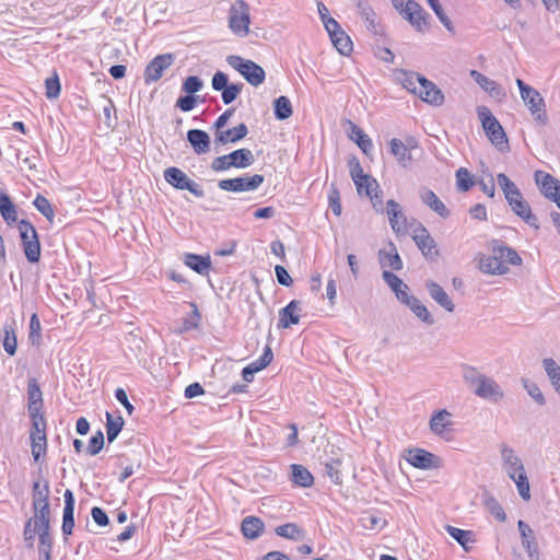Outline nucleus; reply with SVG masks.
<instances>
[{
	"label": "nucleus",
	"mask_w": 560,
	"mask_h": 560,
	"mask_svg": "<svg viewBox=\"0 0 560 560\" xmlns=\"http://www.w3.org/2000/svg\"><path fill=\"white\" fill-rule=\"evenodd\" d=\"M516 84L521 93V98L530 112L534 120L539 126H546L548 124V115L544 97L536 89L526 84L521 79H516Z\"/></svg>",
	"instance_id": "nucleus-1"
},
{
	"label": "nucleus",
	"mask_w": 560,
	"mask_h": 560,
	"mask_svg": "<svg viewBox=\"0 0 560 560\" xmlns=\"http://www.w3.org/2000/svg\"><path fill=\"white\" fill-rule=\"evenodd\" d=\"M477 113L490 142L500 151L508 149L506 133L491 110L486 106H479Z\"/></svg>",
	"instance_id": "nucleus-2"
},
{
	"label": "nucleus",
	"mask_w": 560,
	"mask_h": 560,
	"mask_svg": "<svg viewBox=\"0 0 560 560\" xmlns=\"http://www.w3.org/2000/svg\"><path fill=\"white\" fill-rule=\"evenodd\" d=\"M250 9L244 0L234 1L229 9L228 26L238 37L249 34Z\"/></svg>",
	"instance_id": "nucleus-3"
},
{
	"label": "nucleus",
	"mask_w": 560,
	"mask_h": 560,
	"mask_svg": "<svg viewBox=\"0 0 560 560\" xmlns=\"http://www.w3.org/2000/svg\"><path fill=\"white\" fill-rule=\"evenodd\" d=\"M32 419L30 432L32 455L38 462L47 450L46 420L42 412L28 413Z\"/></svg>",
	"instance_id": "nucleus-4"
},
{
	"label": "nucleus",
	"mask_w": 560,
	"mask_h": 560,
	"mask_svg": "<svg viewBox=\"0 0 560 560\" xmlns=\"http://www.w3.org/2000/svg\"><path fill=\"white\" fill-rule=\"evenodd\" d=\"M226 61L233 69L238 71L249 84L258 86L265 81V70L256 62L236 55L228 56Z\"/></svg>",
	"instance_id": "nucleus-5"
},
{
	"label": "nucleus",
	"mask_w": 560,
	"mask_h": 560,
	"mask_svg": "<svg viewBox=\"0 0 560 560\" xmlns=\"http://www.w3.org/2000/svg\"><path fill=\"white\" fill-rule=\"evenodd\" d=\"M504 249H511V247H492V252L490 254H480L476 258L478 261V269L482 273L491 276L506 273L509 268L502 258V250Z\"/></svg>",
	"instance_id": "nucleus-6"
},
{
	"label": "nucleus",
	"mask_w": 560,
	"mask_h": 560,
	"mask_svg": "<svg viewBox=\"0 0 560 560\" xmlns=\"http://www.w3.org/2000/svg\"><path fill=\"white\" fill-rule=\"evenodd\" d=\"M165 180L173 187L180 190H188L198 198L205 196L203 189L195 180L190 179L182 170L168 167L164 171Z\"/></svg>",
	"instance_id": "nucleus-7"
},
{
	"label": "nucleus",
	"mask_w": 560,
	"mask_h": 560,
	"mask_svg": "<svg viewBox=\"0 0 560 560\" xmlns=\"http://www.w3.org/2000/svg\"><path fill=\"white\" fill-rule=\"evenodd\" d=\"M265 180V177L260 174L253 176L235 177L229 179H221L218 183L220 189L225 191H253L256 190Z\"/></svg>",
	"instance_id": "nucleus-8"
},
{
	"label": "nucleus",
	"mask_w": 560,
	"mask_h": 560,
	"mask_svg": "<svg viewBox=\"0 0 560 560\" xmlns=\"http://www.w3.org/2000/svg\"><path fill=\"white\" fill-rule=\"evenodd\" d=\"M535 182L540 192L560 209V180L544 171L535 172Z\"/></svg>",
	"instance_id": "nucleus-9"
},
{
	"label": "nucleus",
	"mask_w": 560,
	"mask_h": 560,
	"mask_svg": "<svg viewBox=\"0 0 560 560\" xmlns=\"http://www.w3.org/2000/svg\"><path fill=\"white\" fill-rule=\"evenodd\" d=\"M174 62V56L172 54H163L154 57L145 67L144 70V82L150 84L159 81L163 72L168 69Z\"/></svg>",
	"instance_id": "nucleus-10"
},
{
	"label": "nucleus",
	"mask_w": 560,
	"mask_h": 560,
	"mask_svg": "<svg viewBox=\"0 0 560 560\" xmlns=\"http://www.w3.org/2000/svg\"><path fill=\"white\" fill-rule=\"evenodd\" d=\"M386 213L393 231L397 235H406L409 232V224L407 218L401 209V206L394 199L386 202Z\"/></svg>",
	"instance_id": "nucleus-11"
},
{
	"label": "nucleus",
	"mask_w": 560,
	"mask_h": 560,
	"mask_svg": "<svg viewBox=\"0 0 560 560\" xmlns=\"http://www.w3.org/2000/svg\"><path fill=\"white\" fill-rule=\"evenodd\" d=\"M406 459L410 465L420 469L439 468L441 465V459L436 455L422 448L409 450Z\"/></svg>",
	"instance_id": "nucleus-12"
},
{
	"label": "nucleus",
	"mask_w": 560,
	"mask_h": 560,
	"mask_svg": "<svg viewBox=\"0 0 560 560\" xmlns=\"http://www.w3.org/2000/svg\"><path fill=\"white\" fill-rule=\"evenodd\" d=\"M472 393L482 399L493 402H498L504 397V392L500 385L487 375L474 387Z\"/></svg>",
	"instance_id": "nucleus-13"
},
{
	"label": "nucleus",
	"mask_w": 560,
	"mask_h": 560,
	"mask_svg": "<svg viewBox=\"0 0 560 560\" xmlns=\"http://www.w3.org/2000/svg\"><path fill=\"white\" fill-rule=\"evenodd\" d=\"M416 147L417 142L413 139L407 140L406 143L397 138H393L389 141V151L402 167H409L411 165L413 160L411 149Z\"/></svg>",
	"instance_id": "nucleus-14"
},
{
	"label": "nucleus",
	"mask_w": 560,
	"mask_h": 560,
	"mask_svg": "<svg viewBox=\"0 0 560 560\" xmlns=\"http://www.w3.org/2000/svg\"><path fill=\"white\" fill-rule=\"evenodd\" d=\"M357 9L361 19L364 21L368 31L371 32L374 36L383 37L384 28L377 21L376 13L370 3L366 0H359L357 2Z\"/></svg>",
	"instance_id": "nucleus-15"
},
{
	"label": "nucleus",
	"mask_w": 560,
	"mask_h": 560,
	"mask_svg": "<svg viewBox=\"0 0 560 560\" xmlns=\"http://www.w3.org/2000/svg\"><path fill=\"white\" fill-rule=\"evenodd\" d=\"M499 448L503 469L510 478H514L515 474L524 468L521 457L506 443H501Z\"/></svg>",
	"instance_id": "nucleus-16"
},
{
	"label": "nucleus",
	"mask_w": 560,
	"mask_h": 560,
	"mask_svg": "<svg viewBox=\"0 0 560 560\" xmlns=\"http://www.w3.org/2000/svg\"><path fill=\"white\" fill-rule=\"evenodd\" d=\"M418 95L422 101L433 106H440L443 104L444 94L432 81L425 78H418Z\"/></svg>",
	"instance_id": "nucleus-17"
},
{
	"label": "nucleus",
	"mask_w": 560,
	"mask_h": 560,
	"mask_svg": "<svg viewBox=\"0 0 560 560\" xmlns=\"http://www.w3.org/2000/svg\"><path fill=\"white\" fill-rule=\"evenodd\" d=\"M183 261L187 267L200 276H208L212 268L211 257L209 254L198 255L185 253L183 255Z\"/></svg>",
	"instance_id": "nucleus-18"
},
{
	"label": "nucleus",
	"mask_w": 560,
	"mask_h": 560,
	"mask_svg": "<svg viewBox=\"0 0 560 560\" xmlns=\"http://www.w3.org/2000/svg\"><path fill=\"white\" fill-rule=\"evenodd\" d=\"M65 508L62 514V526L61 530L65 536L72 534L74 528V495L70 489H67L63 493Z\"/></svg>",
	"instance_id": "nucleus-19"
},
{
	"label": "nucleus",
	"mask_w": 560,
	"mask_h": 560,
	"mask_svg": "<svg viewBox=\"0 0 560 560\" xmlns=\"http://www.w3.org/2000/svg\"><path fill=\"white\" fill-rule=\"evenodd\" d=\"M517 528L522 537V546L526 549L530 560H539L538 545L530 526L524 521H518Z\"/></svg>",
	"instance_id": "nucleus-20"
},
{
	"label": "nucleus",
	"mask_w": 560,
	"mask_h": 560,
	"mask_svg": "<svg viewBox=\"0 0 560 560\" xmlns=\"http://www.w3.org/2000/svg\"><path fill=\"white\" fill-rule=\"evenodd\" d=\"M425 288L433 301H435L441 307H443L446 312L453 313L455 310V304L452 299L445 292V290L435 281L428 280L425 282Z\"/></svg>",
	"instance_id": "nucleus-21"
},
{
	"label": "nucleus",
	"mask_w": 560,
	"mask_h": 560,
	"mask_svg": "<svg viewBox=\"0 0 560 560\" xmlns=\"http://www.w3.org/2000/svg\"><path fill=\"white\" fill-rule=\"evenodd\" d=\"M421 201L428 206L433 212L443 219H447L451 215V211L444 205V202L438 197V195L431 189L423 188L420 190Z\"/></svg>",
	"instance_id": "nucleus-22"
},
{
	"label": "nucleus",
	"mask_w": 560,
	"mask_h": 560,
	"mask_svg": "<svg viewBox=\"0 0 560 560\" xmlns=\"http://www.w3.org/2000/svg\"><path fill=\"white\" fill-rule=\"evenodd\" d=\"M470 77L483 91L489 93L490 96L498 100H502L503 97H505L504 90L495 81L491 80L481 72L477 70H471Z\"/></svg>",
	"instance_id": "nucleus-23"
},
{
	"label": "nucleus",
	"mask_w": 560,
	"mask_h": 560,
	"mask_svg": "<svg viewBox=\"0 0 560 560\" xmlns=\"http://www.w3.org/2000/svg\"><path fill=\"white\" fill-rule=\"evenodd\" d=\"M248 133V128L245 124H240L232 129L219 131L214 133V143L217 145H224L228 143H235L244 139Z\"/></svg>",
	"instance_id": "nucleus-24"
},
{
	"label": "nucleus",
	"mask_w": 560,
	"mask_h": 560,
	"mask_svg": "<svg viewBox=\"0 0 560 560\" xmlns=\"http://www.w3.org/2000/svg\"><path fill=\"white\" fill-rule=\"evenodd\" d=\"M301 302L298 300L291 301L287 306L279 312V328H289L292 325H296L300 322V310Z\"/></svg>",
	"instance_id": "nucleus-25"
},
{
	"label": "nucleus",
	"mask_w": 560,
	"mask_h": 560,
	"mask_svg": "<svg viewBox=\"0 0 560 560\" xmlns=\"http://www.w3.org/2000/svg\"><path fill=\"white\" fill-rule=\"evenodd\" d=\"M378 261L384 270L399 271L402 269V260L397 253L396 247H390L388 250L383 248L378 252Z\"/></svg>",
	"instance_id": "nucleus-26"
},
{
	"label": "nucleus",
	"mask_w": 560,
	"mask_h": 560,
	"mask_svg": "<svg viewBox=\"0 0 560 560\" xmlns=\"http://www.w3.org/2000/svg\"><path fill=\"white\" fill-rule=\"evenodd\" d=\"M27 400L28 413L40 412L43 407V393L35 377H31L27 382Z\"/></svg>",
	"instance_id": "nucleus-27"
},
{
	"label": "nucleus",
	"mask_w": 560,
	"mask_h": 560,
	"mask_svg": "<svg viewBox=\"0 0 560 560\" xmlns=\"http://www.w3.org/2000/svg\"><path fill=\"white\" fill-rule=\"evenodd\" d=\"M187 140L192 147L195 153L203 154L210 150V137L200 129H190L187 132Z\"/></svg>",
	"instance_id": "nucleus-28"
},
{
	"label": "nucleus",
	"mask_w": 560,
	"mask_h": 560,
	"mask_svg": "<svg viewBox=\"0 0 560 560\" xmlns=\"http://www.w3.org/2000/svg\"><path fill=\"white\" fill-rule=\"evenodd\" d=\"M264 522L256 516H246L241 524L243 535L250 540L257 539L264 530Z\"/></svg>",
	"instance_id": "nucleus-29"
},
{
	"label": "nucleus",
	"mask_w": 560,
	"mask_h": 560,
	"mask_svg": "<svg viewBox=\"0 0 560 560\" xmlns=\"http://www.w3.org/2000/svg\"><path fill=\"white\" fill-rule=\"evenodd\" d=\"M497 180L509 205L523 197L517 186L505 174H498Z\"/></svg>",
	"instance_id": "nucleus-30"
},
{
	"label": "nucleus",
	"mask_w": 560,
	"mask_h": 560,
	"mask_svg": "<svg viewBox=\"0 0 560 560\" xmlns=\"http://www.w3.org/2000/svg\"><path fill=\"white\" fill-rule=\"evenodd\" d=\"M510 207L514 211L515 214L521 217L527 224L534 228H538V219L535 214L532 213L530 207L523 197L510 203Z\"/></svg>",
	"instance_id": "nucleus-31"
},
{
	"label": "nucleus",
	"mask_w": 560,
	"mask_h": 560,
	"mask_svg": "<svg viewBox=\"0 0 560 560\" xmlns=\"http://www.w3.org/2000/svg\"><path fill=\"white\" fill-rule=\"evenodd\" d=\"M291 481L302 488H308L314 483V477L303 465H291Z\"/></svg>",
	"instance_id": "nucleus-32"
},
{
	"label": "nucleus",
	"mask_w": 560,
	"mask_h": 560,
	"mask_svg": "<svg viewBox=\"0 0 560 560\" xmlns=\"http://www.w3.org/2000/svg\"><path fill=\"white\" fill-rule=\"evenodd\" d=\"M350 124V139L353 140L363 153L369 154L373 149V142L371 138L364 133V131L355 124Z\"/></svg>",
	"instance_id": "nucleus-33"
},
{
	"label": "nucleus",
	"mask_w": 560,
	"mask_h": 560,
	"mask_svg": "<svg viewBox=\"0 0 560 560\" xmlns=\"http://www.w3.org/2000/svg\"><path fill=\"white\" fill-rule=\"evenodd\" d=\"M230 164L236 168H246L255 162L253 152L249 149H238L229 154Z\"/></svg>",
	"instance_id": "nucleus-34"
},
{
	"label": "nucleus",
	"mask_w": 560,
	"mask_h": 560,
	"mask_svg": "<svg viewBox=\"0 0 560 560\" xmlns=\"http://www.w3.org/2000/svg\"><path fill=\"white\" fill-rule=\"evenodd\" d=\"M275 532L278 536L293 541H300L305 537L304 529L295 523H285L279 525L276 527Z\"/></svg>",
	"instance_id": "nucleus-35"
},
{
	"label": "nucleus",
	"mask_w": 560,
	"mask_h": 560,
	"mask_svg": "<svg viewBox=\"0 0 560 560\" xmlns=\"http://www.w3.org/2000/svg\"><path fill=\"white\" fill-rule=\"evenodd\" d=\"M0 213L7 223L16 222L18 211L9 195L0 191Z\"/></svg>",
	"instance_id": "nucleus-36"
},
{
	"label": "nucleus",
	"mask_w": 560,
	"mask_h": 560,
	"mask_svg": "<svg viewBox=\"0 0 560 560\" xmlns=\"http://www.w3.org/2000/svg\"><path fill=\"white\" fill-rule=\"evenodd\" d=\"M334 47L343 56H349L353 50V44L350 36L341 28L336 36L329 37Z\"/></svg>",
	"instance_id": "nucleus-37"
},
{
	"label": "nucleus",
	"mask_w": 560,
	"mask_h": 560,
	"mask_svg": "<svg viewBox=\"0 0 560 560\" xmlns=\"http://www.w3.org/2000/svg\"><path fill=\"white\" fill-rule=\"evenodd\" d=\"M427 18L428 13L423 10V8L420 7L419 3L416 2V8L410 9L405 19L408 20L409 23L419 32H422L428 26Z\"/></svg>",
	"instance_id": "nucleus-38"
},
{
	"label": "nucleus",
	"mask_w": 560,
	"mask_h": 560,
	"mask_svg": "<svg viewBox=\"0 0 560 560\" xmlns=\"http://www.w3.org/2000/svg\"><path fill=\"white\" fill-rule=\"evenodd\" d=\"M482 503L488 510V512L494 516L499 522H505L506 514L502 508V505L499 503V501L490 493H483L482 494Z\"/></svg>",
	"instance_id": "nucleus-39"
},
{
	"label": "nucleus",
	"mask_w": 560,
	"mask_h": 560,
	"mask_svg": "<svg viewBox=\"0 0 560 560\" xmlns=\"http://www.w3.org/2000/svg\"><path fill=\"white\" fill-rule=\"evenodd\" d=\"M106 432L109 443L114 442L124 428L125 420L121 416L113 417L110 412H106Z\"/></svg>",
	"instance_id": "nucleus-40"
},
{
	"label": "nucleus",
	"mask_w": 560,
	"mask_h": 560,
	"mask_svg": "<svg viewBox=\"0 0 560 560\" xmlns=\"http://www.w3.org/2000/svg\"><path fill=\"white\" fill-rule=\"evenodd\" d=\"M19 233L22 240V245H39L37 232L30 222L22 220L19 223Z\"/></svg>",
	"instance_id": "nucleus-41"
},
{
	"label": "nucleus",
	"mask_w": 560,
	"mask_h": 560,
	"mask_svg": "<svg viewBox=\"0 0 560 560\" xmlns=\"http://www.w3.org/2000/svg\"><path fill=\"white\" fill-rule=\"evenodd\" d=\"M451 413L446 410L435 412L430 420V429L435 434H442L443 431L451 425L448 418Z\"/></svg>",
	"instance_id": "nucleus-42"
},
{
	"label": "nucleus",
	"mask_w": 560,
	"mask_h": 560,
	"mask_svg": "<svg viewBox=\"0 0 560 560\" xmlns=\"http://www.w3.org/2000/svg\"><path fill=\"white\" fill-rule=\"evenodd\" d=\"M408 307L415 314V316H417L424 324H434V318L432 317L431 313L418 298L412 299Z\"/></svg>",
	"instance_id": "nucleus-43"
},
{
	"label": "nucleus",
	"mask_w": 560,
	"mask_h": 560,
	"mask_svg": "<svg viewBox=\"0 0 560 560\" xmlns=\"http://www.w3.org/2000/svg\"><path fill=\"white\" fill-rule=\"evenodd\" d=\"M542 365L556 392L560 394V365L551 358L544 359Z\"/></svg>",
	"instance_id": "nucleus-44"
},
{
	"label": "nucleus",
	"mask_w": 560,
	"mask_h": 560,
	"mask_svg": "<svg viewBox=\"0 0 560 560\" xmlns=\"http://www.w3.org/2000/svg\"><path fill=\"white\" fill-rule=\"evenodd\" d=\"M275 117L278 120H285L292 116L293 109L290 100L287 96H279L273 102Z\"/></svg>",
	"instance_id": "nucleus-45"
},
{
	"label": "nucleus",
	"mask_w": 560,
	"mask_h": 560,
	"mask_svg": "<svg viewBox=\"0 0 560 560\" xmlns=\"http://www.w3.org/2000/svg\"><path fill=\"white\" fill-rule=\"evenodd\" d=\"M3 332V348L9 355H14L18 347L14 323L4 324Z\"/></svg>",
	"instance_id": "nucleus-46"
},
{
	"label": "nucleus",
	"mask_w": 560,
	"mask_h": 560,
	"mask_svg": "<svg viewBox=\"0 0 560 560\" xmlns=\"http://www.w3.org/2000/svg\"><path fill=\"white\" fill-rule=\"evenodd\" d=\"M446 532L454 538L466 551L469 550V542H472V533L470 530H464L451 525L446 526Z\"/></svg>",
	"instance_id": "nucleus-47"
},
{
	"label": "nucleus",
	"mask_w": 560,
	"mask_h": 560,
	"mask_svg": "<svg viewBox=\"0 0 560 560\" xmlns=\"http://www.w3.org/2000/svg\"><path fill=\"white\" fill-rule=\"evenodd\" d=\"M462 376L465 383L474 389V387L479 384V382L485 377L486 375L478 371L477 368L464 364L462 365Z\"/></svg>",
	"instance_id": "nucleus-48"
},
{
	"label": "nucleus",
	"mask_w": 560,
	"mask_h": 560,
	"mask_svg": "<svg viewBox=\"0 0 560 560\" xmlns=\"http://www.w3.org/2000/svg\"><path fill=\"white\" fill-rule=\"evenodd\" d=\"M355 187L359 195H365L371 197V195L378 191L380 185L377 180L371 175L365 176V179L355 180Z\"/></svg>",
	"instance_id": "nucleus-49"
},
{
	"label": "nucleus",
	"mask_w": 560,
	"mask_h": 560,
	"mask_svg": "<svg viewBox=\"0 0 560 560\" xmlns=\"http://www.w3.org/2000/svg\"><path fill=\"white\" fill-rule=\"evenodd\" d=\"M38 529H50V509L49 504L34 510V517H32Z\"/></svg>",
	"instance_id": "nucleus-50"
},
{
	"label": "nucleus",
	"mask_w": 560,
	"mask_h": 560,
	"mask_svg": "<svg viewBox=\"0 0 560 560\" xmlns=\"http://www.w3.org/2000/svg\"><path fill=\"white\" fill-rule=\"evenodd\" d=\"M474 186V180L465 167H459L456 171V187L459 191H468Z\"/></svg>",
	"instance_id": "nucleus-51"
},
{
	"label": "nucleus",
	"mask_w": 560,
	"mask_h": 560,
	"mask_svg": "<svg viewBox=\"0 0 560 560\" xmlns=\"http://www.w3.org/2000/svg\"><path fill=\"white\" fill-rule=\"evenodd\" d=\"M244 84L243 83H238V84H235V83H232V84H228L221 92H222V101L225 105H229L231 104L232 102H234L237 96L240 95V93L242 92V89H243Z\"/></svg>",
	"instance_id": "nucleus-52"
},
{
	"label": "nucleus",
	"mask_w": 560,
	"mask_h": 560,
	"mask_svg": "<svg viewBox=\"0 0 560 560\" xmlns=\"http://www.w3.org/2000/svg\"><path fill=\"white\" fill-rule=\"evenodd\" d=\"M34 206L44 217H46L48 221H52L55 213L47 198H45L42 195H37V197L34 200Z\"/></svg>",
	"instance_id": "nucleus-53"
},
{
	"label": "nucleus",
	"mask_w": 560,
	"mask_h": 560,
	"mask_svg": "<svg viewBox=\"0 0 560 560\" xmlns=\"http://www.w3.org/2000/svg\"><path fill=\"white\" fill-rule=\"evenodd\" d=\"M410 228H412V240L416 242V245H427V242L430 240L429 231L421 223H412Z\"/></svg>",
	"instance_id": "nucleus-54"
},
{
	"label": "nucleus",
	"mask_w": 560,
	"mask_h": 560,
	"mask_svg": "<svg viewBox=\"0 0 560 560\" xmlns=\"http://www.w3.org/2000/svg\"><path fill=\"white\" fill-rule=\"evenodd\" d=\"M523 385L528 395L540 406H544L546 404V399L544 394L541 393L538 385L534 382H530L528 380H523Z\"/></svg>",
	"instance_id": "nucleus-55"
},
{
	"label": "nucleus",
	"mask_w": 560,
	"mask_h": 560,
	"mask_svg": "<svg viewBox=\"0 0 560 560\" xmlns=\"http://www.w3.org/2000/svg\"><path fill=\"white\" fill-rule=\"evenodd\" d=\"M340 465H341L340 459H331L330 462H327L325 464V474L336 485L341 483V474H340V469H339Z\"/></svg>",
	"instance_id": "nucleus-56"
},
{
	"label": "nucleus",
	"mask_w": 560,
	"mask_h": 560,
	"mask_svg": "<svg viewBox=\"0 0 560 560\" xmlns=\"http://www.w3.org/2000/svg\"><path fill=\"white\" fill-rule=\"evenodd\" d=\"M382 277L385 283L392 289L394 293H396L402 287L407 289V284L398 276L389 270H383Z\"/></svg>",
	"instance_id": "nucleus-57"
},
{
	"label": "nucleus",
	"mask_w": 560,
	"mask_h": 560,
	"mask_svg": "<svg viewBox=\"0 0 560 560\" xmlns=\"http://www.w3.org/2000/svg\"><path fill=\"white\" fill-rule=\"evenodd\" d=\"M104 447V434L101 430L96 431L90 439L86 452L94 456L97 455Z\"/></svg>",
	"instance_id": "nucleus-58"
},
{
	"label": "nucleus",
	"mask_w": 560,
	"mask_h": 560,
	"mask_svg": "<svg viewBox=\"0 0 560 560\" xmlns=\"http://www.w3.org/2000/svg\"><path fill=\"white\" fill-rule=\"evenodd\" d=\"M46 96L49 100L57 98L60 94V82L57 73L45 80Z\"/></svg>",
	"instance_id": "nucleus-59"
},
{
	"label": "nucleus",
	"mask_w": 560,
	"mask_h": 560,
	"mask_svg": "<svg viewBox=\"0 0 560 560\" xmlns=\"http://www.w3.org/2000/svg\"><path fill=\"white\" fill-rule=\"evenodd\" d=\"M203 86V82L199 77L190 75L183 82L182 90L190 95L198 93Z\"/></svg>",
	"instance_id": "nucleus-60"
},
{
	"label": "nucleus",
	"mask_w": 560,
	"mask_h": 560,
	"mask_svg": "<svg viewBox=\"0 0 560 560\" xmlns=\"http://www.w3.org/2000/svg\"><path fill=\"white\" fill-rule=\"evenodd\" d=\"M38 552L47 553L51 552L52 549V538L50 537L49 529H38Z\"/></svg>",
	"instance_id": "nucleus-61"
},
{
	"label": "nucleus",
	"mask_w": 560,
	"mask_h": 560,
	"mask_svg": "<svg viewBox=\"0 0 560 560\" xmlns=\"http://www.w3.org/2000/svg\"><path fill=\"white\" fill-rule=\"evenodd\" d=\"M402 75L404 78L401 79V83L404 88H406L408 91L415 94H418L419 88H417L416 82H418V78L424 77L415 72H402Z\"/></svg>",
	"instance_id": "nucleus-62"
},
{
	"label": "nucleus",
	"mask_w": 560,
	"mask_h": 560,
	"mask_svg": "<svg viewBox=\"0 0 560 560\" xmlns=\"http://www.w3.org/2000/svg\"><path fill=\"white\" fill-rule=\"evenodd\" d=\"M328 200H329V207L334 214L340 215L341 214V203H340V195L335 185L330 186L329 194H328Z\"/></svg>",
	"instance_id": "nucleus-63"
},
{
	"label": "nucleus",
	"mask_w": 560,
	"mask_h": 560,
	"mask_svg": "<svg viewBox=\"0 0 560 560\" xmlns=\"http://www.w3.org/2000/svg\"><path fill=\"white\" fill-rule=\"evenodd\" d=\"M349 167L351 178L354 183L355 180L365 179V176H368V174H364L363 168L355 156L349 160Z\"/></svg>",
	"instance_id": "nucleus-64"
}]
</instances>
